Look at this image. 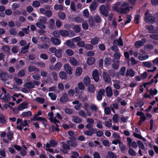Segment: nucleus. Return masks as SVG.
I'll list each match as a JSON object with an SVG mask.
<instances>
[{
    "mask_svg": "<svg viewBox=\"0 0 158 158\" xmlns=\"http://www.w3.org/2000/svg\"><path fill=\"white\" fill-rule=\"evenodd\" d=\"M40 2L36 0L34 1L32 3V6L35 7H38L40 6Z\"/></svg>",
    "mask_w": 158,
    "mask_h": 158,
    "instance_id": "obj_54",
    "label": "nucleus"
},
{
    "mask_svg": "<svg viewBox=\"0 0 158 158\" xmlns=\"http://www.w3.org/2000/svg\"><path fill=\"white\" fill-rule=\"evenodd\" d=\"M149 93L151 95H156L157 93V90L155 89H151L149 90Z\"/></svg>",
    "mask_w": 158,
    "mask_h": 158,
    "instance_id": "obj_55",
    "label": "nucleus"
},
{
    "mask_svg": "<svg viewBox=\"0 0 158 158\" xmlns=\"http://www.w3.org/2000/svg\"><path fill=\"white\" fill-rule=\"evenodd\" d=\"M38 116L34 115L33 118V120L34 121L39 120L41 121L43 119V118L40 117H38Z\"/></svg>",
    "mask_w": 158,
    "mask_h": 158,
    "instance_id": "obj_59",
    "label": "nucleus"
},
{
    "mask_svg": "<svg viewBox=\"0 0 158 158\" xmlns=\"http://www.w3.org/2000/svg\"><path fill=\"white\" fill-rule=\"evenodd\" d=\"M82 28L85 30H87L88 28V25L87 22H84L82 23Z\"/></svg>",
    "mask_w": 158,
    "mask_h": 158,
    "instance_id": "obj_62",
    "label": "nucleus"
},
{
    "mask_svg": "<svg viewBox=\"0 0 158 158\" xmlns=\"http://www.w3.org/2000/svg\"><path fill=\"white\" fill-rule=\"evenodd\" d=\"M31 115V111H28L22 113L21 116L23 117H28Z\"/></svg>",
    "mask_w": 158,
    "mask_h": 158,
    "instance_id": "obj_41",
    "label": "nucleus"
},
{
    "mask_svg": "<svg viewBox=\"0 0 158 158\" xmlns=\"http://www.w3.org/2000/svg\"><path fill=\"white\" fill-rule=\"evenodd\" d=\"M146 39H143L141 40L136 41L135 44V46L136 48H139L140 47L143 46L146 43Z\"/></svg>",
    "mask_w": 158,
    "mask_h": 158,
    "instance_id": "obj_6",
    "label": "nucleus"
},
{
    "mask_svg": "<svg viewBox=\"0 0 158 158\" xmlns=\"http://www.w3.org/2000/svg\"><path fill=\"white\" fill-rule=\"evenodd\" d=\"M1 49L3 51L8 52L10 50V48L8 45L4 46L2 47Z\"/></svg>",
    "mask_w": 158,
    "mask_h": 158,
    "instance_id": "obj_52",
    "label": "nucleus"
},
{
    "mask_svg": "<svg viewBox=\"0 0 158 158\" xmlns=\"http://www.w3.org/2000/svg\"><path fill=\"white\" fill-rule=\"evenodd\" d=\"M29 122V120L27 121L26 120H24L23 121H22L21 123L17 126V128L20 130H22L24 127L26 126H29L28 123Z\"/></svg>",
    "mask_w": 158,
    "mask_h": 158,
    "instance_id": "obj_5",
    "label": "nucleus"
},
{
    "mask_svg": "<svg viewBox=\"0 0 158 158\" xmlns=\"http://www.w3.org/2000/svg\"><path fill=\"white\" fill-rule=\"evenodd\" d=\"M60 101L62 102H66L68 100V98L67 94L64 93L62 96L60 98Z\"/></svg>",
    "mask_w": 158,
    "mask_h": 158,
    "instance_id": "obj_17",
    "label": "nucleus"
},
{
    "mask_svg": "<svg viewBox=\"0 0 158 158\" xmlns=\"http://www.w3.org/2000/svg\"><path fill=\"white\" fill-rule=\"evenodd\" d=\"M137 115L140 116V120L139 122L144 121L146 119V117L144 114L141 112H138L137 113Z\"/></svg>",
    "mask_w": 158,
    "mask_h": 158,
    "instance_id": "obj_21",
    "label": "nucleus"
},
{
    "mask_svg": "<svg viewBox=\"0 0 158 158\" xmlns=\"http://www.w3.org/2000/svg\"><path fill=\"white\" fill-rule=\"evenodd\" d=\"M55 55L57 57L59 58L61 57L62 55V49H57L55 53Z\"/></svg>",
    "mask_w": 158,
    "mask_h": 158,
    "instance_id": "obj_33",
    "label": "nucleus"
},
{
    "mask_svg": "<svg viewBox=\"0 0 158 158\" xmlns=\"http://www.w3.org/2000/svg\"><path fill=\"white\" fill-rule=\"evenodd\" d=\"M69 61L70 64L76 66L79 64L77 60L74 58L71 57L69 58Z\"/></svg>",
    "mask_w": 158,
    "mask_h": 158,
    "instance_id": "obj_12",
    "label": "nucleus"
},
{
    "mask_svg": "<svg viewBox=\"0 0 158 158\" xmlns=\"http://www.w3.org/2000/svg\"><path fill=\"white\" fill-rule=\"evenodd\" d=\"M94 129L93 128L91 129L88 131H86L84 132V134L87 135L91 136L94 133Z\"/></svg>",
    "mask_w": 158,
    "mask_h": 158,
    "instance_id": "obj_30",
    "label": "nucleus"
},
{
    "mask_svg": "<svg viewBox=\"0 0 158 158\" xmlns=\"http://www.w3.org/2000/svg\"><path fill=\"white\" fill-rule=\"evenodd\" d=\"M120 2H119L114 4L112 6V10L118 13H120Z\"/></svg>",
    "mask_w": 158,
    "mask_h": 158,
    "instance_id": "obj_9",
    "label": "nucleus"
},
{
    "mask_svg": "<svg viewBox=\"0 0 158 158\" xmlns=\"http://www.w3.org/2000/svg\"><path fill=\"white\" fill-rule=\"evenodd\" d=\"M135 75L134 71L131 69H127L126 73V76L128 77L130 76L131 77H133Z\"/></svg>",
    "mask_w": 158,
    "mask_h": 158,
    "instance_id": "obj_19",
    "label": "nucleus"
},
{
    "mask_svg": "<svg viewBox=\"0 0 158 158\" xmlns=\"http://www.w3.org/2000/svg\"><path fill=\"white\" fill-rule=\"evenodd\" d=\"M105 124L106 127H110L112 126L111 120L109 119L108 120L106 121L105 122Z\"/></svg>",
    "mask_w": 158,
    "mask_h": 158,
    "instance_id": "obj_48",
    "label": "nucleus"
},
{
    "mask_svg": "<svg viewBox=\"0 0 158 158\" xmlns=\"http://www.w3.org/2000/svg\"><path fill=\"white\" fill-rule=\"evenodd\" d=\"M23 86L27 88L30 89L34 88L35 87V85L33 83L29 82L24 83Z\"/></svg>",
    "mask_w": 158,
    "mask_h": 158,
    "instance_id": "obj_16",
    "label": "nucleus"
},
{
    "mask_svg": "<svg viewBox=\"0 0 158 158\" xmlns=\"http://www.w3.org/2000/svg\"><path fill=\"white\" fill-rule=\"evenodd\" d=\"M74 141L68 140L67 141L66 143L69 146L73 147H75L77 146V143L76 142Z\"/></svg>",
    "mask_w": 158,
    "mask_h": 158,
    "instance_id": "obj_25",
    "label": "nucleus"
},
{
    "mask_svg": "<svg viewBox=\"0 0 158 158\" xmlns=\"http://www.w3.org/2000/svg\"><path fill=\"white\" fill-rule=\"evenodd\" d=\"M68 134L70 136L69 139L72 140H75L76 138L75 137L74 133L72 131H68Z\"/></svg>",
    "mask_w": 158,
    "mask_h": 158,
    "instance_id": "obj_29",
    "label": "nucleus"
},
{
    "mask_svg": "<svg viewBox=\"0 0 158 158\" xmlns=\"http://www.w3.org/2000/svg\"><path fill=\"white\" fill-rule=\"evenodd\" d=\"M100 11L102 14L105 17H107L108 15V11L104 5H101L99 7Z\"/></svg>",
    "mask_w": 158,
    "mask_h": 158,
    "instance_id": "obj_4",
    "label": "nucleus"
},
{
    "mask_svg": "<svg viewBox=\"0 0 158 158\" xmlns=\"http://www.w3.org/2000/svg\"><path fill=\"white\" fill-rule=\"evenodd\" d=\"M72 31H67L65 30H60V33L61 35L63 36H70L69 33H72Z\"/></svg>",
    "mask_w": 158,
    "mask_h": 158,
    "instance_id": "obj_23",
    "label": "nucleus"
},
{
    "mask_svg": "<svg viewBox=\"0 0 158 158\" xmlns=\"http://www.w3.org/2000/svg\"><path fill=\"white\" fill-rule=\"evenodd\" d=\"M103 77L106 82L109 83L111 81V79L108 73L104 72H103Z\"/></svg>",
    "mask_w": 158,
    "mask_h": 158,
    "instance_id": "obj_11",
    "label": "nucleus"
},
{
    "mask_svg": "<svg viewBox=\"0 0 158 158\" xmlns=\"http://www.w3.org/2000/svg\"><path fill=\"white\" fill-rule=\"evenodd\" d=\"M48 95L52 100H56V95L54 94L53 93H49Z\"/></svg>",
    "mask_w": 158,
    "mask_h": 158,
    "instance_id": "obj_58",
    "label": "nucleus"
},
{
    "mask_svg": "<svg viewBox=\"0 0 158 158\" xmlns=\"http://www.w3.org/2000/svg\"><path fill=\"white\" fill-rule=\"evenodd\" d=\"M99 41V39L98 37H96L92 39L91 41V43L93 45L97 44Z\"/></svg>",
    "mask_w": 158,
    "mask_h": 158,
    "instance_id": "obj_45",
    "label": "nucleus"
},
{
    "mask_svg": "<svg viewBox=\"0 0 158 158\" xmlns=\"http://www.w3.org/2000/svg\"><path fill=\"white\" fill-rule=\"evenodd\" d=\"M84 83L85 86H87L90 83V80L88 76L85 77L84 78Z\"/></svg>",
    "mask_w": 158,
    "mask_h": 158,
    "instance_id": "obj_36",
    "label": "nucleus"
},
{
    "mask_svg": "<svg viewBox=\"0 0 158 158\" xmlns=\"http://www.w3.org/2000/svg\"><path fill=\"white\" fill-rule=\"evenodd\" d=\"M54 9L56 10H63V7L62 5H59L58 4H55L54 6Z\"/></svg>",
    "mask_w": 158,
    "mask_h": 158,
    "instance_id": "obj_46",
    "label": "nucleus"
},
{
    "mask_svg": "<svg viewBox=\"0 0 158 158\" xmlns=\"http://www.w3.org/2000/svg\"><path fill=\"white\" fill-rule=\"evenodd\" d=\"M46 148L45 149V150L47 151H48L50 152H53V151L50 148V147H51V144H50L49 143H46V144L45 145Z\"/></svg>",
    "mask_w": 158,
    "mask_h": 158,
    "instance_id": "obj_50",
    "label": "nucleus"
},
{
    "mask_svg": "<svg viewBox=\"0 0 158 158\" xmlns=\"http://www.w3.org/2000/svg\"><path fill=\"white\" fill-rule=\"evenodd\" d=\"M67 74L64 71H62L59 73V77L61 79H66Z\"/></svg>",
    "mask_w": 158,
    "mask_h": 158,
    "instance_id": "obj_34",
    "label": "nucleus"
},
{
    "mask_svg": "<svg viewBox=\"0 0 158 158\" xmlns=\"http://www.w3.org/2000/svg\"><path fill=\"white\" fill-rule=\"evenodd\" d=\"M146 28L148 30L149 33H156V27L155 30H153V27L152 26L149 25L146 26Z\"/></svg>",
    "mask_w": 158,
    "mask_h": 158,
    "instance_id": "obj_22",
    "label": "nucleus"
},
{
    "mask_svg": "<svg viewBox=\"0 0 158 158\" xmlns=\"http://www.w3.org/2000/svg\"><path fill=\"white\" fill-rule=\"evenodd\" d=\"M38 22L42 23H46L47 19L45 16H40L38 19Z\"/></svg>",
    "mask_w": 158,
    "mask_h": 158,
    "instance_id": "obj_39",
    "label": "nucleus"
},
{
    "mask_svg": "<svg viewBox=\"0 0 158 158\" xmlns=\"http://www.w3.org/2000/svg\"><path fill=\"white\" fill-rule=\"evenodd\" d=\"M0 123L3 124L6 123L5 117L1 114H0Z\"/></svg>",
    "mask_w": 158,
    "mask_h": 158,
    "instance_id": "obj_44",
    "label": "nucleus"
},
{
    "mask_svg": "<svg viewBox=\"0 0 158 158\" xmlns=\"http://www.w3.org/2000/svg\"><path fill=\"white\" fill-rule=\"evenodd\" d=\"M73 40H68L65 42V44L66 45L70 46V48H74L76 47V46L73 43Z\"/></svg>",
    "mask_w": 158,
    "mask_h": 158,
    "instance_id": "obj_31",
    "label": "nucleus"
},
{
    "mask_svg": "<svg viewBox=\"0 0 158 158\" xmlns=\"http://www.w3.org/2000/svg\"><path fill=\"white\" fill-rule=\"evenodd\" d=\"M44 24V23H42L38 22L36 23V25L38 27L40 28L45 29L46 27Z\"/></svg>",
    "mask_w": 158,
    "mask_h": 158,
    "instance_id": "obj_37",
    "label": "nucleus"
},
{
    "mask_svg": "<svg viewBox=\"0 0 158 158\" xmlns=\"http://www.w3.org/2000/svg\"><path fill=\"white\" fill-rule=\"evenodd\" d=\"M53 114L52 112H50L48 114V116L50 120L52 123L57 124V123H59L60 122L55 118H53Z\"/></svg>",
    "mask_w": 158,
    "mask_h": 158,
    "instance_id": "obj_8",
    "label": "nucleus"
},
{
    "mask_svg": "<svg viewBox=\"0 0 158 158\" xmlns=\"http://www.w3.org/2000/svg\"><path fill=\"white\" fill-rule=\"evenodd\" d=\"M92 76L95 81L98 82L99 79V75L97 70L95 69L93 71Z\"/></svg>",
    "mask_w": 158,
    "mask_h": 158,
    "instance_id": "obj_7",
    "label": "nucleus"
},
{
    "mask_svg": "<svg viewBox=\"0 0 158 158\" xmlns=\"http://www.w3.org/2000/svg\"><path fill=\"white\" fill-rule=\"evenodd\" d=\"M35 100L37 102L40 103H43L44 102V100L43 98L37 97L35 98Z\"/></svg>",
    "mask_w": 158,
    "mask_h": 158,
    "instance_id": "obj_57",
    "label": "nucleus"
},
{
    "mask_svg": "<svg viewBox=\"0 0 158 158\" xmlns=\"http://www.w3.org/2000/svg\"><path fill=\"white\" fill-rule=\"evenodd\" d=\"M95 60L93 57H89L88 58L87 60L88 64L91 65L93 64L95 62Z\"/></svg>",
    "mask_w": 158,
    "mask_h": 158,
    "instance_id": "obj_26",
    "label": "nucleus"
},
{
    "mask_svg": "<svg viewBox=\"0 0 158 158\" xmlns=\"http://www.w3.org/2000/svg\"><path fill=\"white\" fill-rule=\"evenodd\" d=\"M20 6L19 3H14L12 5V9L13 10H15L17 8H19Z\"/></svg>",
    "mask_w": 158,
    "mask_h": 158,
    "instance_id": "obj_60",
    "label": "nucleus"
},
{
    "mask_svg": "<svg viewBox=\"0 0 158 158\" xmlns=\"http://www.w3.org/2000/svg\"><path fill=\"white\" fill-rule=\"evenodd\" d=\"M72 103L76 105L74 106V108L76 110H79L82 106V104L77 100L73 102Z\"/></svg>",
    "mask_w": 158,
    "mask_h": 158,
    "instance_id": "obj_13",
    "label": "nucleus"
},
{
    "mask_svg": "<svg viewBox=\"0 0 158 158\" xmlns=\"http://www.w3.org/2000/svg\"><path fill=\"white\" fill-rule=\"evenodd\" d=\"M139 147L141 149H143L145 147L143 143L140 141H138L137 142Z\"/></svg>",
    "mask_w": 158,
    "mask_h": 158,
    "instance_id": "obj_63",
    "label": "nucleus"
},
{
    "mask_svg": "<svg viewBox=\"0 0 158 158\" xmlns=\"http://www.w3.org/2000/svg\"><path fill=\"white\" fill-rule=\"evenodd\" d=\"M95 90V87L93 84H90L88 86L87 90L90 93H94Z\"/></svg>",
    "mask_w": 158,
    "mask_h": 158,
    "instance_id": "obj_32",
    "label": "nucleus"
},
{
    "mask_svg": "<svg viewBox=\"0 0 158 158\" xmlns=\"http://www.w3.org/2000/svg\"><path fill=\"white\" fill-rule=\"evenodd\" d=\"M114 87L117 89L120 88V81H115L113 84Z\"/></svg>",
    "mask_w": 158,
    "mask_h": 158,
    "instance_id": "obj_43",
    "label": "nucleus"
},
{
    "mask_svg": "<svg viewBox=\"0 0 158 158\" xmlns=\"http://www.w3.org/2000/svg\"><path fill=\"white\" fill-rule=\"evenodd\" d=\"M114 44H117L118 46H122L123 45L122 40L120 37H119L118 40H114Z\"/></svg>",
    "mask_w": 158,
    "mask_h": 158,
    "instance_id": "obj_28",
    "label": "nucleus"
},
{
    "mask_svg": "<svg viewBox=\"0 0 158 158\" xmlns=\"http://www.w3.org/2000/svg\"><path fill=\"white\" fill-rule=\"evenodd\" d=\"M110 110H111V109L109 107H105L104 109L105 113L106 115L109 114L111 112Z\"/></svg>",
    "mask_w": 158,
    "mask_h": 158,
    "instance_id": "obj_56",
    "label": "nucleus"
},
{
    "mask_svg": "<svg viewBox=\"0 0 158 158\" xmlns=\"http://www.w3.org/2000/svg\"><path fill=\"white\" fill-rule=\"evenodd\" d=\"M145 21L147 23H152L154 22V19L149 13L148 11H147L145 14L144 19Z\"/></svg>",
    "mask_w": 158,
    "mask_h": 158,
    "instance_id": "obj_2",
    "label": "nucleus"
},
{
    "mask_svg": "<svg viewBox=\"0 0 158 158\" xmlns=\"http://www.w3.org/2000/svg\"><path fill=\"white\" fill-rule=\"evenodd\" d=\"M27 103L24 102L22 103L18 107V110H22L27 108Z\"/></svg>",
    "mask_w": 158,
    "mask_h": 158,
    "instance_id": "obj_35",
    "label": "nucleus"
},
{
    "mask_svg": "<svg viewBox=\"0 0 158 158\" xmlns=\"http://www.w3.org/2000/svg\"><path fill=\"white\" fill-rule=\"evenodd\" d=\"M133 8L132 6H129L128 4L126 2L120 3V13L126 14L128 13Z\"/></svg>",
    "mask_w": 158,
    "mask_h": 158,
    "instance_id": "obj_1",
    "label": "nucleus"
},
{
    "mask_svg": "<svg viewBox=\"0 0 158 158\" xmlns=\"http://www.w3.org/2000/svg\"><path fill=\"white\" fill-rule=\"evenodd\" d=\"M78 114L81 116L85 118L86 116V113L82 110H81L78 112Z\"/></svg>",
    "mask_w": 158,
    "mask_h": 158,
    "instance_id": "obj_53",
    "label": "nucleus"
},
{
    "mask_svg": "<svg viewBox=\"0 0 158 158\" xmlns=\"http://www.w3.org/2000/svg\"><path fill=\"white\" fill-rule=\"evenodd\" d=\"M8 77V75L6 73L2 72L0 73V77H1L3 80H6V78Z\"/></svg>",
    "mask_w": 158,
    "mask_h": 158,
    "instance_id": "obj_40",
    "label": "nucleus"
},
{
    "mask_svg": "<svg viewBox=\"0 0 158 158\" xmlns=\"http://www.w3.org/2000/svg\"><path fill=\"white\" fill-rule=\"evenodd\" d=\"M62 66V64L58 62L55 65L54 69L55 70H58L61 68Z\"/></svg>",
    "mask_w": 158,
    "mask_h": 158,
    "instance_id": "obj_47",
    "label": "nucleus"
},
{
    "mask_svg": "<svg viewBox=\"0 0 158 158\" xmlns=\"http://www.w3.org/2000/svg\"><path fill=\"white\" fill-rule=\"evenodd\" d=\"M64 70L68 74L70 75L73 74L72 68L68 64H65L64 65Z\"/></svg>",
    "mask_w": 158,
    "mask_h": 158,
    "instance_id": "obj_3",
    "label": "nucleus"
},
{
    "mask_svg": "<svg viewBox=\"0 0 158 158\" xmlns=\"http://www.w3.org/2000/svg\"><path fill=\"white\" fill-rule=\"evenodd\" d=\"M105 64L106 65H108L110 64L111 63V60L110 58L107 57L104 60Z\"/></svg>",
    "mask_w": 158,
    "mask_h": 158,
    "instance_id": "obj_49",
    "label": "nucleus"
},
{
    "mask_svg": "<svg viewBox=\"0 0 158 158\" xmlns=\"http://www.w3.org/2000/svg\"><path fill=\"white\" fill-rule=\"evenodd\" d=\"M149 58V56L147 54H140L138 56V59L141 60L143 61L148 59Z\"/></svg>",
    "mask_w": 158,
    "mask_h": 158,
    "instance_id": "obj_20",
    "label": "nucleus"
},
{
    "mask_svg": "<svg viewBox=\"0 0 158 158\" xmlns=\"http://www.w3.org/2000/svg\"><path fill=\"white\" fill-rule=\"evenodd\" d=\"M82 73V69L81 67H77L75 71V75L76 76H81Z\"/></svg>",
    "mask_w": 158,
    "mask_h": 158,
    "instance_id": "obj_27",
    "label": "nucleus"
},
{
    "mask_svg": "<svg viewBox=\"0 0 158 158\" xmlns=\"http://www.w3.org/2000/svg\"><path fill=\"white\" fill-rule=\"evenodd\" d=\"M105 91L104 89H100L98 92L97 98L98 100L100 101L102 99V96H104Z\"/></svg>",
    "mask_w": 158,
    "mask_h": 158,
    "instance_id": "obj_10",
    "label": "nucleus"
},
{
    "mask_svg": "<svg viewBox=\"0 0 158 158\" xmlns=\"http://www.w3.org/2000/svg\"><path fill=\"white\" fill-rule=\"evenodd\" d=\"M129 153L131 156H135L136 154V152L132 149L130 148L129 150Z\"/></svg>",
    "mask_w": 158,
    "mask_h": 158,
    "instance_id": "obj_61",
    "label": "nucleus"
},
{
    "mask_svg": "<svg viewBox=\"0 0 158 158\" xmlns=\"http://www.w3.org/2000/svg\"><path fill=\"white\" fill-rule=\"evenodd\" d=\"M13 136V134L11 131H9L7 134V138L10 140H11L12 139Z\"/></svg>",
    "mask_w": 158,
    "mask_h": 158,
    "instance_id": "obj_51",
    "label": "nucleus"
},
{
    "mask_svg": "<svg viewBox=\"0 0 158 158\" xmlns=\"http://www.w3.org/2000/svg\"><path fill=\"white\" fill-rule=\"evenodd\" d=\"M72 121L77 123H79L81 122L82 121V119L77 116H72Z\"/></svg>",
    "mask_w": 158,
    "mask_h": 158,
    "instance_id": "obj_14",
    "label": "nucleus"
},
{
    "mask_svg": "<svg viewBox=\"0 0 158 158\" xmlns=\"http://www.w3.org/2000/svg\"><path fill=\"white\" fill-rule=\"evenodd\" d=\"M106 91L107 96L110 97L112 95V91L111 88L110 86H107L106 88Z\"/></svg>",
    "mask_w": 158,
    "mask_h": 158,
    "instance_id": "obj_18",
    "label": "nucleus"
},
{
    "mask_svg": "<svg viewBox=\"0 0 158 158\" xmlns=\"http://www.w3.org/2000/svg\"><path fill=\"white\" fill-rule=\"evenodd\" d=\"M126 68L125 67H121L119 71V74L122 76H124L126 72Z\"/></svg>",
    "mask_w": 158,
    "mask_h": 158,
    "instance_id": "obj_42",
    "label": "nucleus"
},
{
    "mask_svg": "<svg viewBox=\"0 0 158 158\" xmlns=\"http://www.w3.org/2000/svg\"><path fill=\"white\" fill-rule=\"evenodd\" d=\"M51 40L53 44L55 45H58L60 43V40L55 37L52 38Z\"/></svg>",
    "mask_w": 158,
    "mask_h": 158,
    "instance_id": "obj_24",
    "label": "nucleus"
},
{
    "mask_svg": "<svg viewBox=\"0 0 158 158\" xmlns=\"http://www.w3.org/2000/svg\"><path fill=\"white\" fill-rule=\"evenodd\" d=\"M142 64L144 66L147 68H151L152 66V64L150 61L143 62Z\"/></svg>",
    "mask_w": 158,
    "mask_h": 158,
    "instance_id": "obj_38",
    "label": "nucleus"
},
{
    "mask_svg": "<svg viewBox=\"0 0 158 158\" xmlns=\"http://www.w3.org/2000/svg\"><path fill=\"white\" fill-rule=\"evenodd\" d=\"M98 4L96 0H94L89 6L90 10H95Z\"/></svg>",
    "mask_w": 158,
    "mask_h": 158,
    "instance_id": "obj_15",
    "label": "nucleus"
},
{
    "mask_svg": "<svg viewBox=\"0 0 158 158\" xmlns=\"http://www.w3.org/2000/svg\"><path fill=\"white\" fill-rule=\"evenodd\" d=\"M65 52L69 56H72L73 54V52L70 49H68L65 51Z\"/></svg>",
    "mask_w": 158,
    "mask_h": 158,
    "instance_id": "obj_64",
    "label": "nucleus"
}]
</instances>
